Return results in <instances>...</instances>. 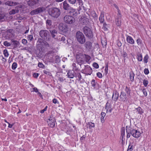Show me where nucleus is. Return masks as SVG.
Wrapping results in <instances>:
<instances>
[{
    "label": "nucleus",
    "mask_w": 151,
    "mask_h": 151,
    "mask_svg": "<svg viewBox=\"0 0 151 151\" xmlns=\"http://www.w3.org/2000/svg\"><path fill=\"white\" fill-rule=\"evenodd\" d=\"M48 14L54 18H58L61 14L60 10L59 9L56 7H52L48 9Z\"/></svg>",
    "instance_id": "obj_1"
},
{
    "label": "nucleus",
    "mask_w": 151,
    "mask_h": 151,
    "mask_svg": "<svg viewBox=\"0 0 151 151\" xmlns=\"http://www.w3.org/2000/svg\"><path fill=\"white\" fill-rule=\"evenodd\" d=\"M37 43V48L40 50V49H41V50H43L44 48V46L45 47L47 48L50 47L51 49L52 48V46H50L47 42L44 40L42 39L41 38L38 39Z\"/></svg>",
    "instance_id": "obj_2"
},
{
    "label": "nucleus",
    "mask_w": 151,
    "mask_h": 151,
    "mask_svg": "<svg viewBox=\"0 0 151 151\" xmlns=\"http://www.w3.org/2000/svg\"><path fill=\"white\" fill-rule=\"evenodd\" d=\"M63 8L66 11L68 12L70 14L74 15V13L76 12V9L71 7L70 4H68L65 0L64 1L63 3Z\"/></svg>",
    "instance_id": "obj_3"
},
{
    "label": "nucleus",
    "mask_w": 151,
    "mask_h": 151,
    "mask_svg": "<svg viewBox=\"0 0 151 151\" xmlns=\"http://www.w3.org/2000/svg\"><path fill=\"white\" fill-rule=\"evenodd\" d=\"M76 38L77 41L80 44H83L86 42V39L84 35L82 32L80 31L76 32Z\"/></svg>",
    "instance_id": "obj_4"
},
{
    "label": "nucleus",
    "mask_w": 151,
    "mask_h": 151,
    "mask_svg": "<svg viewBox=\"0 0 151 151\" xmlns=\"http://www.w3.org/2000/svg\"><path fill=\"white\" fill-rule=\"evenodd\" d=\"M76 57L77 63L81 68V65L85 62V56L81 54H77Z\"/></svg>",
    "instance_id": "obj_5"
},
{
    "label": "nucleus",
    "mask_w": 151,
    "mask_h": 151,
    "mask_svg": "<svg viewBox=\"0 0 151 151\" xmlns=\"http://www.w3.org/2000/svg\"><path fill=\"white\" fill-rule=\"evenodd\" d=\"M68 2L72 5H75V4H77V1L79 6L78 9V10L79 11L82 9V7L83 8V9L84 10H86V8L84 7L83 5V2L82 0H67Z\"/></svg>",
    "instance_id": "obj_6"
},
{
    "label": "nucleus",
    "mask_w": 151,
    "mask_h": 151,
    "mask_svg": "<svg viewBox=\"0 0 151 151\" xmlns=\"http://www.w3.org/2000/svg\"><path fill=\"white\" fill-rule=\"evenodd\" d=\"M64 22L66 23L71 24H73L75 22V19L72 16L66 15L63 18Z\"/></svg>",
    "instance_id": "obj_7"
},
{
    "label": "nucleus",
    "mask_w": 151,
    "mask_h": 151,
    "mask_svg": "<svg viewBox=\"0 0 151 151\" xmlns=\"http://www.w3.org/2000/svg\"><path fill=\"white\" fill-rule=\"evenodd\" d=\"M83 32L86 36L88 38H91L93 37V34L91 29L89 27L85 26L83 28Z\"/></svg>",
    "instance_id": "obj_8"
},
{
    "label": "nucleus",
    "mask_w": 151,
    "mask_h": 151,
    "mask_svg": "<svg viewBox=\"0 0 151 151\" xmlns=\"http://www.w3.org/2000/svg\"><path fill=\"white\" fill-rule=\"evenodd\" d=\"M84 68L81 71L82 73L87 75H91L92 72L91 68L89 65H84Z\"/></svg>",
    "instance_id": "obj_9"
},
{
    "label": "nucleus",
    "mask_w": 151,
    "mask_h": 151,
    "mask_svg": "<svg viewBox=\"0 0 151 151\" xmlns=\"http://www.w3.org/2000/svg\"><path fill=\"white\" fill-rule=\"evenodd\" d=\"M135 138L139 137L141 134L139 130H135L131 127L130 133Z\"/></svg>",
    "instance_id": "obj_10"
},
{
    "label": "nucleus",
    "mask_w": 151,
    "mask_h": 151,
    "mask_svg": "<svg viewBox=\"0 0 151 151\" xmlns=\"http://www.w3.org/2000/svg\"><path fill=\"white\" fill-rule=\"evenodd\" d=\"M43 7H39L35 9L32 11L30 14L31 15L37 14L43 12L45 10Z\"/></svg>",
    "instance_id": "obj_11"
},
{
    "label": "nucleus",
    "mask_w": 151,
    "mask_h": 151,
    "mask_svg": "<svg viewBox=\"0 0 151 151\" xmlns=\"http://www.w3.org/2000/svg\"><path fill=\"white\" fill-rule=\"evenodd\" d=\"M121 14H117V15L115 16V22L116 25L118 27H120L121 24Z\"/></svg>",
    "instance_id": "obj_12"
},
{
    "label": "nucleus",
    "mask_w": 151,
    "mask_h": 151,
    "mask_svg": "<svg viewBox=\"0 0 151 151\" xmlns=\"http://www.w3.org/2000/svg\"><path fill=\"white\" fill-rule=\"evenodd\" d=\"M48 125L51 128H54L55 126V119L53 116H50L47 120Z\"/></svg>",
    "instance_id": "obj_13"
},
{
    "label": "nucleus",
    "mask_w": 151,
    "mask_h": 151,
    "mask_svg": "<svg viewBox=\"0 0 151 151\" xmlns=\"http://www.w3.org/2000/svg\"><path fill=\"white\" fill-rule=\"evenodd\" d=\"M39 35L41 38L45 39L47 38V36L49 35V33L47 30H42L40 32Z\"/></svg>",
    "instance_id": "obj_14"
},
{
    "label": "nucleus",
    "mask_w": 151,
    "mask_h": 151,
    "mask_svg": "<svg viewBox=\"0 0 151 151\" xmlns=\"http://www.w3.org/2000/svg\"><path fill=\"white\" fill-rule=\"evenodd\" d=\"M105 109H106V112H109L111 113L112 110L111 106L110 101L108 100L107 101L105 107Z\"/></svg>",
    "instance_id": "obj_15"
},
{
    "label": "nucleus",
    "mask_w": 151,
    "mask_h": 151,
    "mask_svg": "<svg viewBox=\"0 0 151 151\" xmlns=\"http://www.w3.org/2000/svg\"><path fill=\"white\" fill-rule=\"evenodd\" d=\"M120 100L124 102H126L127 101V98L126 93L123 91H122L121 94L119 96Z\"/></svg>",
    "instance_id": "obj_16"
},
{
    "label": "nucleus",
    "mask_w": 151,
    "mask_h": 151,
    "mask_svg": "<svg viewBox=\"0 0 151 151\" xmlns=\"http://www.w3.org/2000/svg\"><path fill=\"white\" fill-rule=\"evenodd\" d=\"M38 2L39 0H29L27 3L29 6L32 7L38 4Z\"/></svg>",
    "instance_id": "obj_17"
},
{
    "label": "nucleus",
    "mask_w": 151,
    "mask_h": 151,
    "mask_svg": "<svg viewBox=\"0 0 151 151\" xmlns=\"http://www.w3.org/2000/svg\"><path fill=\"white\" fill-rule=\"evenodd\" d=\"M60 30L64 32H66L68 30V26L66 24H62L59 26Z\"/></svg>",
    "instance_id": "obj_18"
},
{
    "label": "nucleus",
    "mask_w": 151,
    "mask_h": 151,
    "mask_svg": "<svg viewBox=\"0 0 151 151\" xmlns=\"http://www.w3.org/2000/svg\"><path fill=\"white\" fill-rule=\"evenodd\" d=\"M79 64H76L75 63H73L72 64L73 70V72L76 71H80V69L78 66Z\"/></svg>",
    "instance_id": "obj_19"
},
{
    "label": "nucleus",
    "mask_w": 151,
    "mask_h": 151,
    "mask_svg": "<svg viewBox=\"0 0 151 151\" xmlns=\"http://www.w3.org/2000/svg\"><path fill=\"white\" fill-rule=\"evenodd\" d=\"M18 3L12 1H7L5 3V4L9 6H13L17 5Z\"/></svg>",
    "instance_id": "obj_20"
},
{
    "label": "nucleus",
    "mask_w": 151,
    "mask_h": 151,
    "mask_svg": "<svg viewBox=\"0 0 151 151\" xmlns=\"http://www.w3.org/2000/svg\"><path fill=\"white\" fill-rule=\"evenodd\" d=\"M119 97V93L116 91H114L113 93L112 99L115 101H116Z\"/></svg>",
    "instance_id": "obj_21"
},
{
    "label": "nucleus",
    "mask_w": 151,
    "mask_h": 151,
    "mask_svg": "<svg viewBox=\"0 0 151 151\" xmlns=\"http://www.w3.org/2000/svg\"><path fill=\"white\" fill-rule=\"evenodd\" d=\"M126 129L127 132V138H129L130 137L131 127L130 126H126Z\"/></svg>",
    "instance_id": "obj_22"
},
{
    "label": "nucleus",
    "mask_w": 151,
    "mask_h": 151,
    "mask_svg": "<svg viewBox=\"0 0 151 151\" xmlns=\"http://www.w3.org/2000/svg\"><path fill=\"white\" fill-rule=\"evenodd\" d=\"M11 45H13V48H15L19 46V42L16 40H12Z\"/></svg>",
    "instance_id": "obj_23"
},
{
    "label": "nucleus",
    "mask_w": 151,
    "mask_h": 151,
    "mask_svg": "<svg viewBox=\"0 0 151 151\" xmlns=\"http://www.w3.org/2000/svg\"><path fill=\"white\" fill-rule=\"evenodd\" d=\"M79 72L80 71H74V77L76 78H79V80L80 81L81 78L82 76L81 74Z\"/></svg>",
    "instance_id": "obj_24"
},
{
    "label": "nucleus",
    "mask_w": 151,
    "mask_h": 151,
    "mask_svg": "<svg viewBox=\"0 0 151 151\" xmlns=\"http://www.w3.org/2000/svg\"><path fill=\"white\" fill-rule=\"evenodd\" d=\"M127 41L130 44H133L134 41L132 37L129 36H128L127 37Z\"/></svg>",
    "instance_id": "obj_25"
},
{
    "label": "nucleus",
    "mask_w": 151,
    "mask_h": 151,
    "mask_svg": "<svg viewBox=\"0 0 151 151\" xmlns=\"http://www.w3.org/2000/svg\"><path fill=\"white\" fill-rule=\"evenodd\" d=\"M84 45L86 48L90 49L92 47V43L90 41H87L86 42Z\"/></svg>",
    "instance_id": "obj_26"
},
{
    "label": "nucleus",
    "mask_w": 151,
    "mask_h": 151,
    "mask_svg": "<svg viewBox=\"0 0 151 151\" xmlns=\"http://www.w3.org/2000/svg\"><path fill=\"white\" fill-rule=\"evenodd\" d=\"M51 35L52 37L53 38H54L57 35V32L55 29L50 30Z\"/></svg>",
    "instance_id": "obj_27"
},
{
    "label": "nucleus",
    "mask_w": 151,
    "mask_h": 151,
    "mask_svg": "<svg viewBox=\"0 0 151 151\" xmlns=\"http://www.w3.org/2000/svg\"><path fill=\"white\" fill-rule=\"evenodd\" d=\"M135 109L137 110V112H138V114L140 115H142L144 113L143 110L139 106L135 108Z\"/></svg>",
    "instance_id": "obj_28"
},
{
    "label": "nucleus",
    "mask_w": 151,
    "mask_h": 151,
    "mask_svg": "<svg viewBox=\"0 0 151 151\" xmlns=\"http://www.w3.org/2000/svg\"><path fill=\"white\" fill-rule=\"evenodd\" d=\"M91 16L95 19H97L98 18V17L97 14L95 11H92L91 13Z\"/></svg>",
    "instance_id": "obj_29"
},
{
    "label": "nucleus",
    "mask_w": 151,
    "mask_h": 151,
    "mask_svg": "<svg viewBox=\"0 0 151 151\" xmlns=\"http://www.w3.org/2000/svg\"><path fill=\"white\" fill-rule=\"evenodd\" d=\"M104 14H101L100 16L99 17V20L101 23H104Z\"/></svg>",
    "instance_id": "obj_30"
},
{
    "label": "nucleus",
    "mask_w": 151,
    "mask_h": 151,
    "mask_svg": "<svg viewBox=\"0 0 151 151\" xmlns=\"http://www.w3.org/2000/svg\"><path fill=\"white\" fill-rule=\"evenodd\" d=\"M87 127H88L89 129H91L95 127V124L91 122H88L87 123Z\"/></svg>",
    "instance_id": "obj_31"
},
{
    "label": "nucleus",
    "mask_w": 151,
    "mask_h": 151,
    "mask_svg": "<svg viewBox=\"0 0 151 151\" xmlns=\"http://www.w3.org/2000/svg\"><path fill=\"white\" fill-rule=\"evenodd\" d=\"M134 74L133 72H131L129 73L130 79L132 82L134 81Z\"/></svg>",
    "instance_id": "obj_32"
},
{
    "label": "nucleus",
    "mask_w": 151,
    "mask_h": 151,
    "mask_svg": "<svg viewBox=\"0 0 151 151\" xmlns=\"http://www.w3.org/2000/svg\"><path fill=\"white\" fill-rule=\"evenodd\" d=\"M19 11L17 9H13L10 11L9 12V14L10 15L14 14L16 13H18Z\"/></svg>",
    "instance_id": "obj_33"
},
{
    "label": "nucleus",
    "mask_w": 151,
    "mask_h": 151,
    "mask_svg": "<svg viewBox=\"0 0 151 151\" xmlns=\"http://www.w3.org/2000/svg\"><path fill=\"white\" fill-rule=\"evenodd\" d=\"M121 135L120 137H125V129L124 127H122L121 129Z\"/></svg>",
    "instance_id": "obj_34"
},
{
    "label": "nucleus",
    "mask_w": 151,
    "mask_h": 151,
    "mask_svg": "<svg viewBox=\"0 0 151 151\" xmlns=\"http://www.w3.org/2000/svg\"><path fill=\"white\" fill-rule=\"evenodd\" d=\"M125 92L127 94V95H128V96H130L131 90H130L129 88L127 86L125 88Z\"/></svg>",
    "instance_id": "obj_35"
},
{
    "label": "nucleus",
    "mask_w": 151,
    "mask_h": 151,
    "mask_svg": "<svg viewBox=\"0 0 151 151\" xmlns=\"http://www.w3.org/2000/svg\"><path fill=\"white\" fill-rule=\"evenodd\" d=\"M101 114V120L102 123H103L104 122V117L106 115V113L104 112H102Z\"/></svg>",
    "instance_id": "obj_36"
},
{
    "label": "nucleus",
    "mask_w": 151,
    "mask_h": 151,
    "mask_svg": "<svg viewBox=\"0 0 151 151\" xmlns=\"http://www.w3.org/2000/svg\"><path fill=\"white\" fill-rule=\"evenodd\" d=\"M54 53V52L53 51H48V53L47 54V55L48 56H51L50 58H52L53 56Z\"/></svg>",
    "instance_id": "obj_37"
},
{
    "label": "nucleus",
    "mask_w": 151,
    "mask_h": 151,
    "mask_svg": "<svg viewBox=\"0 0 151 151\" xmlns=\"http://www.w3.org/2000/svg\"><path fill=\"white\" fill-rule=\"evenodd\" d=\"M101 43L103 47H105L107 45V41L105 39L101 40Z\"/></svg>",
    "instance_id": "obj_38"
},
{
    "label": "nucleus",
    "mask_w": 151,
    "mask_h": 151,
    "mask_svg": "<svg viewBox=\"0 0 151 151\" xmlns=\"http://www.w3.org/2000/svg\"><path fill=\"white\" fill-rule=\"evenodd\" d=\"M137 59L138 61H141L142 60V55L141 54H139L137 55Z\"/></svg>",
    "instance_id": "obj_39"
},
{
    "label": "nucleus",
    "mask_w": 151,
    "mask_h": 151,
    "mask_svg": "<svg viewBox=\"0 0 151 151\" xmlns=\"http://www.w3.org/2000/svg\"><path fill=\"white\" fill-rule=\"evenodd\" d=\"M149 58V56L147 54L145 56L143 60L144 63H147L148 61V59Z\"/></svg>",
    "instance_id": "obj_40"
},
{
    "label": "nucleus",
    "mask_w": 151,
    "mask_h": 151,
    "mask_svg": "<svg viewBox=\"0 0 151 151\" xmlns=\"http://www.w3.org/2000/svg\"><path fill=\"white\" fill-rule=\"evenodd\" d=\"M133 150V145H131V142L129 143V145L128 146L127 151H132Z\"/></svg>",
    "instance_id": "obj_41"
},
{
    "label": "nucleus",
    "mask_w": 151,
    "mask_h": 151,
    "mask_svg": "<svg viewBox=\"0 0 151 151\" xmlns=\"http://www.w3.org/2000/svg\"><path fill=\"white\" fill-rule=\"evenodd\" d=\"M108 25V24H107L106 23H104L103 29L104 31L107 30H108L107 27Z\"/></svg>",
    "instance_id": "obj_42"
},
{
    "label": "nucleus",
    "mask_w": 151,
    "mask_h": 151,
    "mask_svg": "<svg viewBox=\"0 0 151 151\" xmlns=\"http://www.w3.org/2000/svg\"><path fill=\"white\" fill-rule=\"evenodd\" d=\"M96 83H97L95 82V81L94 79L92 80L91 82V84L92 86L94 87V88H96Z\"/></svg>",
    "instance_id": "obj_43"
},
{
    "label": "nucleus",
    "mask_w": 151,
    "mask_h": 151,
    "mask_svg": "<svg viewBox=\"0 0 151 151\" xmlns=\"http://www.w3.org/2000/svg\"><path fill=\"white\" fill-rule=\"evenodd\" d=\"M17 64L16 63H14L12 65V68L13 70H15L17 67Z\"/></svg>",
    "instance_id": "obj_44"
},
{
    "label": "nucleus",
    "mask_w": 151,
    "mask_h": 151,
    "mask_svg": "<svg viewBox=\"0 0 151 151\" xmlns=\"http://www.w3.org/2000/svg\"><path fill=\"white\" fill-rule=\"evenodd\" d=\"M68 77L69 78H73L74 77V72L72 74L69 71L68 73Z\"/></svg>",
    "instance_id": "obj_45"
},
{
    "label": "nucleus",
    "mask_w": 151,
    "mask_h": 151,
    "mask_svg": "<svg viewBox=\"0 0 151 151\" xmlns=\"http://www.w3.org/2000/svg\"><path fill=\"white\" fill-rule=\"evenodd\" d=\"M5 16L4 14H0V21L2 22L5 20Z\"/></svg>",
    "instance_id": "obj_46"
},
{
    "label": "nucleus",
    "mask_w": 151,
    "mask_h": 151,
    "mask_svg": "<svg viewBox=\"0 0 151 151\" xmlns=\"http://www.w3.org/2000/svg\"><path fill=\"white\" fill-rule=\"evenodd\" d=\"M46 23L47 26H50L52 24V21L49 19H47L46 21Z\"/></svg>",
    "instance_id": "obj_47"
},
{
    "label": "nucleus",
    "mask_w": 151,
    "mask_h": 151,
    "mask_svg": "<svg viewBox=\"0 0 151 151\" xmlns=\"http://www.w3.org/2000/svg\"><path fill=\"white\" fill-rule=\"evenodd\" d=\"M43 72L44 74L47 75H50L51 74V73L48 69L44 70Z\"/></svg>",
    "instance_id": "obj_48"
},
{
    "label": "nucleus",
    "mask_w": 151,
    "mask_h": 151,
    "mask_svg": "<svg viewBox=\"0 0 151 151\" xmlns=\"http://www.w3.org/2000/svg\"><path fill=\"white\" fill-rule=\"evenodd\" d=\"M4 45L5 46H9L11 45V42L10 43V42H8L7 41H5L4 42Z\"/></svg>",
    "instance_id": "obj_49"
},
{
    "label": "nucleus",
    "mask_w": 151,
    "mask_h": 151,
    "mask_svg": "<svg viewBox=\"0 0 151 151\" xmlns=\"http://www.w3.org/2000/svg\"><path fill=\"white\" fill-rule=\"evenodd\" d=\"M3 53L4 56L6 57H8L9 55V54L7 50L6 49L4 50Z\"/></svg>",
    "instance_id": "obj_50"
},
{
    "label": "nucleus",
    "mask_w": 151,
    "mask_h": 151,
    "mask_svg": "<svg viewBox=\"0 0 151 151\" xmlns=\"http://www.w3.org/2000/svg\"><path fill=\"white\" fill-rule=\"evenodd\" d=\"M143 83L144 86L147 87L148 83V81L147 80L144 79L143 80Z\"/></svg>",
    "instance_id": "obj_51"
},
{
    "label": "nucleus",
    "mask_w": 151,
    "mask_h": 151,
    "mask_svg": "<svg viewBox=\"0 0 151 151\" xmlns=\"http://www.w3.org/2000/svg\"><path fill=\"white\" fill-rule=\"evenodd\" d=\"M114 7L116 9L118 13L117 14H121V11L119 10L118 6L116 4H114Z\"/></svg>",
    "instance_id": "obj_52"
},
{
    "label": "nucleus",
    "mask_w": 151,
    "mask_h": 151,
    "mask_svg": "<svg viewBox=\"0 0 151 151\" xmlns=\"http://www.w3.org/2000/svg\"><path fill=\"white\" fill-rule=\"evenodd\" d=\"M120 139L121 141V143L122 146H123L124 145L125 143V138L124 137H120Z\"/></svg>",
    "instance_id": "obj_53"
},
{
    "label": "nucleus",
    "mask_w": 151,
    "mask_h": 151,
    "mask_svg": "<svg viewBox=\"0 0 151 151\" xmlns=\"http://www.w3.org/2000/svg\"><path fill=\"white\" fill-rule=\"evenodd\" d=\"M38 66L39 68H45V66L41 63L39 62L38 64Z\"/></svg>",
    "instance_id": "obj_54"
},
{
    "label": "nucleus",
    "mask_w": 151,
    "mask_h": 151,
    "mask_svg": "<svg viewBox=\"0 0 151 151\" xmlns=\"http://www.w3.org/2000/svg\"><path fill=\"white\" fill-rule=\"evenodd\" d=\"M27 39L28 40L31 41L33 39V37L32 35H29L27 37Z\"/></svg>",
    "instance_id": "obj_55"
},
{
    "label": "nucleus",
    "mask_w": 151,
    "mask_h": 151,
    "mask_svg": "<svg viewBox=\"0 0 151 151\" xmlns=\"http://www.w3.org/2000/svg\"><path fill=\"white\" fill-rule=\"evenodd\" d=\"M93 66L96 68H99L98 64L96 63H94L93 65Z\"/></svg>",
    "instance_id": "obj_56"
},
{
    "label": "nucleus",
    "mask_w": 151,
    "mask_h": 151,
    "mask_svg": "<svg viewBox=\"0 0 151 151\" xmlns=\"http://www.w3.org/2000/svg\"><path fill=\"white\" fill-rule=\"evenodd\" d=\"M144 72L145 75H148L149 73V71L148 68H145L144 69Z\"/></svg>",
    "instance_id": "obj_57"
},
{
    "label": "nucleus",
    "mask_w": 151,
    "mask_h": 151,
    "mask_svg": "<svg viewBox=\"0 0 151 151\" xmlns=\"http://www.w3.org/2000/svg\"><path fill=\"white\" fill-rule=\"evenodd\" d=\"M108 64H106L105 68L104 70L106 74H107L108 73Z\"/></svg>",
    "instance_id": "obj_58"
},
{
    "label": "nucleus",
    "mask_w": 151,
    "mask_h": 151,
    "mask_svg": "<svg viewBox=\"0 0 151 151\" xmlns=\"http://www.w3.org/2000/svg\"><path fill=\"white\" fill-rule=\"evenodd\" d=\"M96 75L99 78H101L102 77V74L100 72H98L97 73Z\"/></svg>",
    "instance_id": "obj_59"
},
{
    "label": "nucleus",
    "mask_w": 151,
    "mask_h": 151,
    "mask_svg": "<svg viewBox=\"0 0 151 151\" xmlns=\"http://www.w3.org/2000/svg\"><path fill=\"white\" fill-rule=\"evenodd\" d=\"M142 92L145 96L147 95V93L145 88H144L142 90Z\"/></svg>",
    "instance_id": "obj_60"
},
{
    "label": "nucleus",
    "mask_w": 151,
    "mask_h": 151,
    "mask_svg": "<svg viewBox=\"0 0 151 151\" xmlns=\"http://www.w3.org/2000/svg\"><path fill=\"white\" fill-rule=\"evenodd\" d=\"M47 106H46L44 109L42 110H40V112L42 114L45 111H46L47 110Z\"/></svg>",
    "instance_id": "obj_61"
},
{
    "label": "nucleus",
    "mask_w": 151,
    "mask_h": 151,
    "mask_svg": "<svg viewBox=\"0 0 151 151\" xmlns=\"http://www.w3.org/2000/svg\"><path fill=\"white\" fill-rule=\"evenodd\" d=\"M123 57L124 58V60H125V58H127V55L126 52H124L122 55Z\"/></svg>",
    "instance_id": "obj_62"
},
{
    "label": "nucleus",
    "mask_w": 151,
    "mask_h": 151,
    "mask_svg": "<svg viewBox=\"0 0 151 151\" xmlns=\"http://www.w3.org/2000/svg\"><path fill=\"white\" fill-rule=\"evenodd\" d=\"M22 43L24 45H26L27 43V41L26 39H23L22 41Z\"/></svg>",
    "instance_id": "obj_63"
},
{
    "label": "nucleus",
    "mask_w": 151,
    "mask_h": 151,
    "mask_svg": "<svg viewBox=\"0 0 151 151\" xmlns=\"http://www.w3.org/2000/svg\"><path fill=\"white\" fill-rule=\"evenodd\" d=\"M137 42L138 45H139L142 43V40L140 39H138L137 40Z\"/></svg>",
    "instance_id": "obj_64"
}]
</instances>
